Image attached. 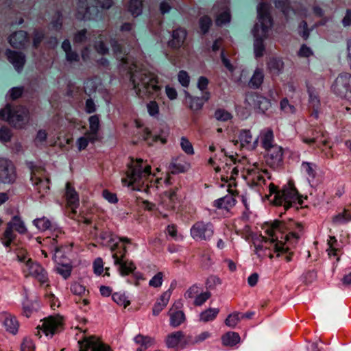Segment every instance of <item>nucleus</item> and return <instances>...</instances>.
<instances>
[{
  "label": "nucleus",
  "instance_id": "11",
  "mask_svg": "<svg viewBox=\"0 0 351 351\" xmlns=\"http://www.w3.org/2000/svg\"><path fill=\"white\" fill-rule=\"evenodd\" d=\"M23 272L25 276H32L36 279L41 285L48 282L47 274L45 269L37 262L28 258L23 267Z\"/></svg>",
  "mask_w": 351,
  "mask_h": 351
},
{
  "label": "nucleus",
  "instance_id": "19",
  "mask_svg": "<svg viewBox=\"0 0 351 351\" xmlns=\"http://www.w3.org/2000/svg\"><path fill=\"white\" fill-rule=\"evenodd\" d=\"M65 197L66 199L67 208L71 210L69 216L73 218L76 213V209L79 206V197L77 192L70 183H66Z\"/></svg>",
  "mask_w": 351,
  "mask_h": 351
},
{
  "label": "nucleus",
  "instance_id": "40",
  "mask_svg": "<svg viewBox=\"0 0 351 351\" xmlns=\"http://www.w3.org/2000/svg\"><path fill=\"white\" fill-rule=\"evenodd\" d=\"M349 221H351V209H344L332 217V222L336 224L344 223Z\"/></svg>",
  "mask_w": 351,
  "mask_h": 351
},
{
  "label": "nucleus",
  "instance_id": "2",
  "mask_svg": "<svg viewBox=\"0 0 351 351\" xmlns=\"http://www.w3.org/2000/svg\"><path fill=\"white\" fill-rule=\"evenodd\" d=\"M131 73L130 80L136 95L142 99L155 97L159 95L161 86L157 75L142 68L136 63L128 66Z\"/></svg>",
  "mask_w": 351,
  "mask_h": 351
},
{
  "label": "nucleus",
  "instance_id": "14",
  "mask_svg": "<svg viewBox=\"0 0 351 351\" xmlns=\"http://www.w3.org/2000/svg\"><path fill=\"white\" fill-rule=\"evenodd\" d=\"M63 328V319L62 317L49 316L43 320L41 326H38L37 328H40L46 336L52 337L53 335L60 332Z\"/></svg>",
  "mask_w": 351,
  "mask_h": 351
},
{
  "label": "nucleus",
  "instance_id": "55",
  "mask_svg": "<svg viewBox=\"0 0 351 351\" xmlns=\"http://www.w3.org/2000/svg\"><path fill=\"white\" fill-rule=\"evenodd\" d=\"M230 21V14L228 9L224 10L221 14H219L216 19V24L217 25H223Z\"/></svg>",
  "mask_w": 351,
  "mask_h": 351
},
{
  "label": "nucleus",
  "instance_id": "28",
  "mask_svg": "<svg viewBox=\"0 0 351 351\" xmlns=\"http://www.w3.org/2000/svg\"><path fill=\"white\" fill-rule=\"evenodd\" d=\"M236 200L232 195H228L223 197L215 200L213 203L215 207L218 209L230 210L235 205Z\"/></svg>",
  "mask_w": 351,
  "mask_h": 351
},
{
  "label": "nucleus",
  "instance_id": "18",
  "mask_svg": "<svg viewBox=\"0 0 351 351\" xmlns=\"http://www.w3.org/2000/svg\"><path fill=\"white\" fill-rule=\"evenodd\" d=\"M80 351H112L110 348L94 337L79 341Z\"/></svg>",
  "mask_w": 351,
  "mask_h": 351
},
{
  "label": "nucleus",
  "instance_id": "24",
  "mask_svg": "<svg viewBox=\"0 0 351 351\" xmlns=\"http://www.w3.org/2000/svg\"><path fill=\"white\" fill-rule=\"evenodd\" d=\"M186 38V32L183 28H177L173 30L171 35V39L169 41L168 45L173 49L181 47Z\"/></svg>",
  "mask_w": 351,
  "mask_h": 351
},
{
  "label": "nucleus",
  "instance_id": "33",
  "mask_svg": "<svg viewBox=\"0 0 351 351\" xmlns=\"http://www.w3.org/2000/svg\"><path fill=\"white\" fill-rule=\"evenodd\" d=\"M264 77L265 75L263 69L261 68H256L249 81L248 86L253 89L259 88L263 83Z\"/></svg>",
  "mask_w": 351,
  "mask_h": 351
},
{
  "label": "nucleus",
  "instance_id": "54",
  "mask_svg": "<svg viewBox=\"0 0 351 351\" xmlns=\"http://www.w3.org/2000/svg\"><path fill=\"white\" fill-rule=\"evenodd\" d=\"M164 274L162 272H158L154 275L149 282V285L151 287L158 288L162 286L163 282Z\"/></svg>",
  "mask_w": 351,
  "mask_h": 351
},
{
  "label": "nucleus",
  "instance_id": "39",
  "mask_svg": "<svg viewBox=\"0 0 351 351\" xmlns=\"http://www.w3.org/2000/svg\"><path fill=\"white\" fill-rule=\"evenodd\" d=\"M111 45L117 58L123 64H128V54H125V52H122V47L115 40L112 41Z\"/></svg>",
  "mask_w": 351,
  "mask_h": 351
},
{
  "label": "nucleus",
  "instance_id": "62",
  "mask_svg": "<svg viewBox=\"0 0 351 351\" xmlns=\"http://www.w3.org/2000/svg\"><path fill=\"white\" fill-rule=\"evenodd\" d=\"M221 283L220 278L215 276H210L206 280V286L210 289H215L217 286L221 285Z\"/></svg>",
  "mask_w": 351,
  "mask_h": 351
},
{
  "label": "nucleus",
  "instance_id": "27",
  "mask_svg": "<svg viewBox=\"0 0 351 351\" xmlns=\"http://www.w3.org/2000/svg\"><path fill=\"white\" fill-rule=\"evenodd\" d=\"M168 315L170 319V325L173 328L178 327L185 320L184 313L174 305L169 310Z\"/></svg>",
  "mask_w": 351,
  "mask_h": 351
},
{
  "label": "nucleus",
  "instance_id": "7",
  "mask_svg": "<svg viewBox=\"0 0 351 351\" xmlns=\"http://www.w3.org/2000/svg\"><path fill=\"white\" fill-rule=\"evenodd\" d=\"M0 118L6 120L15 128H23L28 121V111L22 106L7 105L0 110Z\"/></svg>",
  "mask_w": 351,
  "mask_h": 351
},
{
  "label": "nucleus",
  "instance_id": "61",
  "mask_svg": "<svg viewBox=\"0 0 351 351\" xmlns=\"http://www.w3.org/2000/svg\"><path fill=\"white\" fill-rule=\"evenodd\" d=\"M179 82L184 87H187L189 84L190 77L187 72L180 71L178 75Z\"/></svg>",
  "mask_w": 351,
  "mask_h": 351
},
{
  "label": "nucleus",
  "instance_id": "42",
  "mask_svg": "<svg viewBox=\"0 0 351 351\" xmlns=\"http://www.w3.org/2000/svg\"><path fill=\"white\" fill-rule=\"evenodd\" d=\"M176 193L174 191H169L165 193L163 201L167 209H173L177 200Z\"/></svg>",
  "mask_w": 351,
  "mask_h": 351
},
{
  "label": "nucleus",
  "instance_id": "59",
  "mask_svg": "<svg viewBox=\"0 0 351 351\" xmlns=\"http://www.w3.org/2000/svg\"><path fill=\"white\" fill-rule=\"evenodd\" d=\"M211 294L208 291L198 293L194 300V304L195 306L202 305L208 299L210 298Z\"/></svg>",
  "mask_w": 351,
  "mask_h": 351
},
{
  "label": "nucleus",
  "instance_id": "23",
  "mask_svg": "<svg viewBox=\"0 0 351 351\" xmlns=\"http://www.w3.org/2000/svg\"><path fill=\"white\" fill-rule=\"evenodd\" d=\"M6 56L9 62L14 66L15 69L20 71L25 62V57L21 52H16L8 49Z\"/></svg>",
  "mask_w": 351,
  "mask_h": 351
},
{
  "label": "nucleus",
  "instance_id": "48",
  "mask_svg": "<svg viewBox=\"0 0 351 351\" xmlns=\"http://www.w3.org/2000/svg\"><path fill=\"white\" fill-rule=\"evenodd\" d=\"M34 225L40 230L45 231L51 227V221L46 217L36 219L33 221Z\"/></svg>",
  "mask_w": 351,
  "mask_h": 351
},
{
  "label": "nucleus",
  "instance_id": "12",
  "mask_svg": "<svg viewBox=\"0 0 351 351\" xmlns=\"http://www.w3.org/2000/svg\"><path fill=\"white\" fill-rule=\"evenodd\" d=\"M16 179L17 172L14 163L8 159L0 158V183L11 184Z\"/></svg>",
  "mask_w": 351,
  "mask_h": 351
},
{
  "label": "nucleus",
  "instance_id": "32",
  "mask_svg": "<svg viewBox=\"0 0 351 351\" xmlns=\"http://www.w3.org/2000/svg\"><path fill=\"white\" fill-rule=\"evenodd\" d=\"M55 260L56 262V271L57 273L65 279L69 278L72 270V265L70 264L69 261L62 263L57 254L55 255Z\"/></svg>",
  "mask_w": 351,
  "mask_h": 351
},
{
  "label": "nucleus",
  "instance_id": "53",
  "mask_svg": "<svg viewBox=\"0 0 351 351\" xmlns=\"http://www.w3.org/2000/svg\"><path fill=\"white\" fill-rule=\"evenodd\" d=\"M180 147L186 154H194V149L191 143L184 136L180 138Z\"/></svg>",
  "mask_w": 351,
  "mask_h": 351
},
{
  "label": "nucleus",
  "instance_id": "47",
  "mask_svg": "<svg viewBox=\"0 0 351 351\" xmlns=\"http://www.w3.org/2000/svg\"><path fill=\"white\" fill-rule=\"evenodd\" d=\"M89 129L88 134L97 138V132L99 129V119L97 115H93L90 117L89 119Z\"/></svg>",
  "mask_w": 351,
  "mask_h": 351
},
{
  "label": "nucleus",
  "instance_id": "45",
  "mask_svg": "<svg viewBox=\"0 0 351 351\" xmlns=\"http://www.w3.org/2000/svg\"><path fill=\"white\" fill-rule=\"evenodd\" d=\"M143 3L141 0H131L129 5L128 10L134 16L140 15L142 12Z\"/></svg>",
  "mask_w": 351,
  "mask_h": 351
},
{
  "label": "nucleus",
  "instance_id": "41",
  "mask_svg": "<svg viewBox=\"0 0 351 351\" xmlns=\"http://www.w3.org/2000/svg\"><path fill=\"white\" fill-rule=\"evenodd\" d=\"M254 105L260 112L264 113L270 108L271 103L269 100L265 97L256 96Z\"/></svg>",
  "mask_w": 351,
  "mask_h": 351
},
{
  "label": "nucleus",
  "instance_id": "16",
  "mask_svg": "<svg viewBox=\"0 0 351 351\" xmlns=\"http://www.w3.org/2000/svg\"><path fill=\"white\" fill-rule=\"evenodd\" d=\"M265 151V162L274 169H277L282 165L283 162V149L279 146L271 147Z\"/></svg>",
  "mask_w": 351,
  "mask_h": 351
},
{
  "label": "nucleus",
  "instance_id": "60",
  "mask_svg": "<svg viewBox=\"0 0 351 351\" xmlns=\"http://www.w3.org/2000/svg\"><path fill=\"white\" fill-rule=\"evenodd\" d=\"M166 231L171 238L176 240H182L183 239V237L182 235L178 234L177 226L174 224H170L167 226Z\"/></svg>",
  "mask_w": 351,
  "mask_h": 351
},
{
  "label": "nucleus",
  "instance_id": "64",
  "mask_svg": "<svg viewBox=\"0 0 351 351\" xmlns=\"http://www.w3.org/2000/svg\"><path fill=\"white\" fill-rule=\"evenodd\" d=\"M35 346L33 341L29 338H25L21 344V351H34Z\"/></svg>",
  "mask_w": 351,
  "mask_h": 351
},
{
  "label": "nucleus",
  "instance_id": "21",
  "mask_svg": "<svg viewBox=\"0 0 351 351\" xmlns=\"http://www.w3.org/2000/svg\"><path fill=\"white\" fill-rule=\"evenodd\" d=\"M223 169L226 172V175L221 176V180L227 183L228 182V191H232V190L230 188L232 185L235 186L234 180L239 174V169L237 167L234 166V163H226Z\"/></svg>",
  "mask_w": 351,
  "mask_h": 351
},
{
  "label": "nucleus",
  "instance_id": "15",
  "mask_svg": "<svg viewBox=\"0 0 351 351\" xmlns=\"http://www.w3.org/2000/svg\"><path fill=\"white\" fill-rule=\"evenodd\" d=\"M121 247L122 250L120 252H113L112 257L114 265H119L120 274L122 276H126L133 272L136 269V266L132 261L124 259L126 249L125 246H121Z\"/></svg>",
  "mask_w": 351,
  "mask_h": 351
},
{
  "label": "nucleus",
  "instance_id": "5",
  "mask_svg": "<svg viewBox=\"0 0 351 351\" xmlns=\"http://www.w3.org/2000/svg\"><path fill=\"white\" fill-rule=\"evenodd\" d=\"M269 189L270 194H274V203L276 205L282 206L285 210L297 204L301 205L302 203L296 189L291 183H288L280 191H277V187L270 183Z\"/></svg>",
  "mask_w": 351,
  "mask_h": 351
},
{
  "label": "nucleus",
  "instance_id": "36",
  "mask_svg": "<svg viewBox=\"0 0 351 351\" xmlns=\"http://www.w3.org/2000/svg\"><path fill=\"white\" fill-rule=\"evenodd\" d=\"M4 326L7 331L12 334H15L19 329V322L16 317L12 315H5L3 321Z\"/></svg>",
  "mask_w": 351,
  "mask_h": 351
},
{
  "label": "nucleus",
  "instance_id": "52",
  "mask_svg": "<svg viewBox=\"0 0 351 351\" xmlns=\"http://www.w3.org/2000/svg\"><path fill=\"white\" fill-rule=\"evenodd\" d=\"M112 298L114 302L118 305L123 306L124 308H126L130 303L123 293H114L112 294Z\"/></svg>",
  "mask_w": 351,
  "mask_h": 351
},
{
  "label": "nucleus",
  "instance_id": "63",
  "mask_svg": "<svg viewBox=\"0 0 351 351\" xmlns=\"http://www.w3.org/2000/svg\"><path fill=\"white\" fill-rule=\"evenodd\" d=\"M211 25V19L208 16H202L199 19V26L203 33H206L209 29Z\"/></svg>",
  "mask_w": 351,
  "mask_h": 351
},
{
  "label": "nucleus",
  "instance_id": "37",
  "mask_svg": "<svg viewBox=\"0 0 351 351\" xmlns=\"http://www.w3.org/2000/svg\"><path fill=\"white\" fill-rule=\"evenodd\" d=\"M221 341L223 346H234L240 341V336L235 332H228L221 337Z\"/></svg>",
  "mask_w": 351,
  "mask_h": 351
},
{
  "label": "nucleus",
  "instance_id": "51",
  "mask_svg": "<svg viewBox=\"0 0 351 351\" xmlns=\"http://www.w3.org/2000/svg\"><path fill=\"white\" fill-rule=\"evenodd\" d=\"M302 169L308 176V178L314 179L316 176L315 165L313 163L308 162H303L302 163Z\"/></svg>",
  "mask_w": 351,
  "mask_h": 351
},
{
  "label": "nucleus",
  "instance_id": "29",
  "mask_svg": "<svg viewBox=\"0 0 351 351\" xmlns=\"http://www.w3.org/2000/svg\"><path fill=\"white\" fill-rule=\"evenodd\" d=\"M171 297V292L165 291L161 294L154 305L152 312L154 315H158L167 305Z\"/></svg>",
  "mask_w": 351,
  "mask_h": 351
},
{
  "label": "nucleus",
  "instance_id": "57",
  "mask_svg": "<svg viewBox=\"0 0 351 351\" xmlns=\"http://www.w3.org/2000/svg\"><path fill=\"white\" fill-rule=\"evenodd\" d=\"M71 291L73 294L80 296L84 295L86 293L85 287L78 282H74L71 285Z\"/></svg>",
  "mask_w": 351,
  "mask_h": 351
},
{
  "label": "nucleus",
  "instance_id": "26",
  "mask_svg": "<svg viewBox=\"0 0 351 351\" xmlns=\"http://www.w3.org/2000/svg\"><path fill=\"white\" fill-rule=\"evenodd\" d=\"M27 35L24 31H19L12 34L9 38V43L14 48H22L27 43Z\"/></svg>",
  "mask_w": 351,
  "mask_h": 351
},
{
  "label": "nucleus",
  "instance_id": "30",
  "mask_svg": "<svg viewBox=\"0 0 351 351\" xmlns=\"http://www.w3.org/2000/svg\"><path fill=\"white\" fill-rule=\"evenodd\" d=\"M208 93H206L203 98L193 97L188 95L186 97L185 101L191 110H192L193 111H198L201 110L203 107V99H204V101H208Z\"/></svg>",
  "mask_w": 351,
  "mask_h": 351
},
{
  "label": "nucleus",
  "instance_id": "10",
  "mask_svg": "<svg viewBox=\"0 0 351 351\" xmlns=\"http://www.w3.org/2000/svg\"><path fill=\"white\" fill-rule=\"evenodd\" d=\"M191 341V337L186 336L182 331L178 330L168 334L164 339L166 347L178 351L183 349Z\"/></svg>",
  "mask_w": 351,
  "mask_h": 351
},
{
  "label": "nucleus",
  "instance_id": "43",
  "mask_svg": "<svg viewBox=\"0 0 351 351\" xmlns=\"http://www.w3.org/2000/svg\"><path fill=\"white\" fill-rule=\"evenodd\" d=\"M97 138L91 135V134L86 133L84 136L79 138L77 141V147L80 151L84 150L86 148L89 142L93 143L96 141Z\"/></svg>",
  "mask_w": 351,
  "mask_h": 351
},
{
  "label": "nucleus",
  "instance_id": "1",
  "mask_svg": "<svg viewBox=\"0 0 351 351\" xmlns=\"http://www.w3.org/2000/svg\"><path fill=\"white\" fill-rule=\"evenodd\" d=\"M302 226L293 221L287 223L275 221L265 227V232L269 240V248H272L277 256L285 254V260L289 262L292 259V253L288 252L289 244H295L300 238L302 232Z\"/></svg>",
  "mask_w": 351,
  "mask_h": 351
},
{
  "label": "nucleus",
  "instance_id": "58",
  "mask_svg": "<svg viewBox=\"0 0 351 351\" xmlns=\"http://www.w3.org/2000/svg\"><path fill=\"white\" fill-rule=\"evenodd\" d=\"M280 105L281 110L285 113H294L295 112V106L290 104L286 98L281 100Z\"/></svg>",
  "mask_w": 351,
  "mask_h": 351
},
{
  "label": "nucleus",
  "instance_id": "35",
  "mask_svg": "<svg viewBox=\"0 0 351 351\" xmlns=\"http://www.w3.org/2000/svg\"><path fill=\"white\" fill-rule=\"evenodd\" d=\"M16 234L14 232V229L11 228V225H6V228L1 237L0 239L3 245L9 247L11 243L16 239Z\"/></svg>",
  "mask_w": 351,
  "mask_h": 351
},
{
  "label": "nucleus",
  "instance_id": "22",
  "mask_svg": "<svg viewBox=\"0 0 351 351\" xmlns=\"http://www.w3.org/2000/svg\"><path fill=\"white\" fill-rule=\"evenodd\" d=\"M141 136L143 139L149 145L158 142L164 145L167 142V134L164 132H161L159 134H152L147 128L142 129Z\"/></svg>",
  "mask_w": 351,
  "mask_h": 351
},
{
  "label": "nucleus",
  "instance_id": "56",
  "mask_svg": "<svg viewBox=\"0 0 351 351\" xmlns=\"http://www.w3.org/2000/svg\"><path fill=\"white\" fill-rule=\"evenodd\" d=\"M135 341L137 343L145 346L146 348L152 346L154 343V339L149 336L138 335L135 337Z\"/></svg>",
  "mask_w": 351,
  "mask_h": 351
},
{
  "label": "nucleus",
  "instance_id": "9",
  "mask_svg": "<svg viewBox=\"0 0 351 351\" xmlns=\"http://www.w3.org/2000/svg\"><path fill=\"white\" fill-rule=\"evenodd\" d=\"M215 234V228L211 222L197 221L190 229V235L197 242L210 241Z\"/></svg>",
  "mask_w": 351,
  "mask_h": 351
},
{
  "label": "nucleus",
  "instance_id": "50",
  "mask_svg": "<svg viewBox=\"0 0 351 351\" xmlns=\"http://www.w3.org/2000/svg\"><path fill=\"white\" fill-rule=\"evenodd\" d=\"M214 116L217 120L220 121H227L232 118V115L230 112L222 108L216 110Z\"/></svg>",
  "mask_w": 351,
  "mask_h": 351
},
{
  "label": "nucleus",
  "instance_id": "4",
  "mask_svg": "<svg viewBox=\"0 0 351 351\" xmlns=\"http://www.w3.org/2000/svg\"><path fill=\"white\" fill-rule=\"evenodd\" d=\"M269 10V5L266 3H261L257 7L258 23L255 25L253 29L255 37L254 49L256 58L263 56L265 51L263 39L267 37L269 29L272 25Z\"/></svg>",
  "mask_w": 351,
  "mask_h": 351
},
{
  "label": "nucleus",
  "instance_id": "25",
  "mask_svg": "<svg viewBox=\"0 0 351 351\" xmlns=\"http://www.w3.org/2000/svg\"><path fill=\"white\" fill-rule=\"evenodd\" d=\"M239 140L242 147L255 149L257 147L258 140L254 139L250 130H242L239 132Z\"/></svg>",
  "mask_w": 351,
  "mask_h": 351
},
{
  "label": "nucleus",
  "instance_id": "38",
  "mask_svg": "<svg viewBox=\"0 0 351 351\" xmlns=\"http://www.w3.org/2000/svg\"><path fill=\"white\" fill-rule=\"evenodd\" d=\"M7 224L11 225L12 228L21 234H25L27 231L23 221L19 216H14Z\"/></svg>",
  "mask_w": 351,
  "mask_h": 351
},
{
  "label": "nucleus",
  "instance_id": "46",
  "mask_svg": "<svg viewBox=\"0 0 351 351\" xmlns=\"http://www.w3.org/2000/svg\"><path fill=\"white\" fill-rule=\"evenodd\" d=\"M328 245L329 247L327 249L328 254L330 256H336L337 260H339V249L337 247V241L334 237H330V239L328 241Z\"/></svg>",
  "mask_w": 351,
  "mask_h": 351
},
{
  "label": "nucleus",
  "instance_id": "13",
  "mask_svg": "<svg viewBox=\"0 0 351 351\" xmlns=\"http://www.w3.org/2000/svg\"><path fill=\"white\" fill-rule=\"evenodd\" d=\"M332 88L336 94L351 99V74L349 73L339 74Z\"/></svg>",
  "mask_w": 351,
  "mask_h": 351
},
{
  "label": "nucleus",
  "instance_id": "31",
  "mask_svg": "<svg viewBox=\"0 0 351 351\" xmlns=\"http://www.w3.org/2000/svg\"><path fill=\"white\" fill-rule=\"evenodd\" d=\"M267 69L272 76H278L284 69V62L279 58H270L267 62Z\"/></svg>",
  "mask_w": 351,
  "mask_h": 351
},
{
  "label": "nucleus",
  "instance_id": "3",
  "mask_svg": "<svg viewBox=\"0 0 351 351\" xmlns=\"http://www.w3.org/2000/svg\"><path fill=\"white\" fill-rule=\"evenodd\" d=\"M151 167L141 159L132 160L128 166L126 177L121 181L123 185L131 187L132 190H145L147 188L148 179L151 176Z\"/></svg>",
  "mask_w": 351,
  "mask_h": 351
},
{
  "label": "nucleus",
  "instance_id": "17",
  "mask_svg": "<svg viewBox=\"0 0 351 351\" xmlns=\"http://www.w3.org/2000/svg\"><path fill=\"white\" fill-rule=\"evenodd\" d=\"M246 178L248 179L252 184L261 186L265 182V176L267 174V171L263 170L259 165L257 163L253 164L250 166L247 169Z\"/></svg>",
  "mask_w": 351,
  "mask_h": 351
},
{
  "label": "nucleus",
  "instance_id": "6",
  "mask_svg": "<svg viewBox=\"0 0 351 351\" xmlns=\"http://www.w3.org/2000/svg\"><path fill=\"white\" fill-rule=\"evenodd\" d=\"M112 3V0H105L101 3L99 0H77L76 17L82 20L95 19L99 13V5L101 8L108 9Z\"/></svg>",
  "mask_w": 351,
  "mask_h": 351
},
{
  "label": "nucleus",
  "instance_id": "49",
  "mask_svg": "<svg viewBox=\"0 0 351 351\" xmlns=\"http://www.w3.org/2000/svg\"><path fill=\"white\" fill-rule=\"evenodd\" d=\"M241 320L240 313L234 312L230 314L225 320V324L230 328H234Z\"/></svg>",
  "mask_w": 351,
  "mask_h": 351
},
{
  "label": "nucleus",
  "instance_id": "8",
  "mask_svg": "<svg viewBox=\"0 0 351 351\" xmlns=\"http://www.w3.org/2000/svg\"><path fill=\"white\" fill-rule=\"evenodd\" d=\"M31 169V181L34 191L38 194L39 197H43L49 193V180L46 176L45 171L38 166H34L32 162L29 164Z\"/></svg>",
  "mask_w": 351,
  "mask_h": 351
},
{
  "label": "nucleus",
  "instance_id": "20",
  "mask_svg": "<svg viewBox=\"0 0 351 351\" xmlns=\"http://www.w3.org/2000/svg\"><path fill=\"white\" fill-rule=\"evenodd\" d=\"M256 140L265 150L278 145L275 143L274 131L271 128L261 130Z\"/></svg>",
  "mask_w": 351,
  "mask_h": 351
},
{
  "label": "nucleus",
  "instance_id": "44",
  "mask_svg": "<svg viewBox=\"0 0 351 351\" xmlns=\"http://www.w3.org/2000/svg\"><path fill=\"white\" fill-rule=\"evenodd\" d=\"M219 310L218 308H210L201 313L199 319L202 322H208L214 320L218 315Z\"/></svg>",
  "mask_w": 351,
  "mask_h": 351
},
{
  "label": "nucleus",
  "instance_id": "34",
  "mask_svg": "<svg viewBox=\"0 0 351 351\" xmlns=\"http://www.w3.org/2000/svg\"><path fill=\"white\" fill-rule=\"evenodd\" d=\"M302 141L304 143L307 144H311L316 143L317 144H322L323 145H328V138L325 136V134L323 132H319L315 131V134L313 133L312 137L308 136H303Z\"/></svg>",
  "mask_w": 351,
  "mask_h": 351
}]
</instances>
